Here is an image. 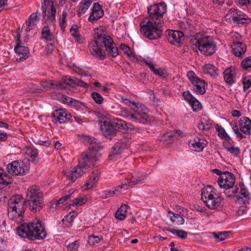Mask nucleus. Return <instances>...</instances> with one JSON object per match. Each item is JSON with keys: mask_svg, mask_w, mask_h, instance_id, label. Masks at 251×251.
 I'll return each mask as SVG.
<instances>
[{"mask_svg": "<svg viewBox=\"0 0 251 251\" xmlns=\"http://www.w3.org/2000/svg\"><path fill=\"white\" fill-rule=\"evenodd\" d=\"M243 88L244 91L248 89L251 86V76H247L243 80Z\"/></svg>", "mask_w": 251, "mask_h": 251, "instance_id": "nucleus-55", "label": "nucleus"}, {"mask_svg": "<svg viewBox=\"0 0 251 251\" xmlns=\"http://www.w3.org/2000/svg\"><path fill=\"white\" fill-rule=\"evenodd\" d=\"M234 75V69L232 67L226 68L224 72V78L226 83L230 84L234 82L233 77Z\"/></svg>", "mask_w": 251, "mask_h": 251, "instance_id": "nucleus-31", "label": "nucleus"}, {"mask_svg": "<svg viewBox=\"0 0 251 251\" xmlns=\"http://www.w3.org/2000/svg\"><path fill=\"white\" fill-rule=\"evenodd\" d=\"M184 33L182 31L177 30H170L167 35V39L169 42L178 45L183 40Z\"/></svg>", "mask_w": 251, "mask_h": 251, "instance_id": "nucleus-19", "label": "nucleus"}, {"mask_svg": "<svg viewBox=\"0 0 251 251\" xmlns=\"http://www.w3.org/2000/svg\"><path fill=\"white\" fill-rule=\"evenodd\" d=\"M26 202L30 210L36 212L41 210L43 206L42 192L36 186H31L26 193Z\"/></svg>", "mask_w": 251, "mask_h": 251, "instance_id": "nucleus-7", "label": "nucleus"}, {"mask_svg": "<svg viewBox=\"0 0 251 251\" xmlns=\"http://www.w3.org/2000/svg\"><path fill=\"white\" fill-rule=\"evenodd\" d=\"M194 111H198L202 108V105L196 98L189 104Z\"/></svg>", "mask_w": 251, "mask_h": 251, "instance_id": "nucleus-51", "label": "nucleus"}, {"mask_svg": "<svg viewBox=\"0 0 251 251\" xmlns=\"http://www.w3.org/2000/svg\"><path fill=\"white\" fill-rule=\"evenodd\" d=\"M230 234L229 232L224 231L218 233H214V237L218 239L220 241H223L227 238V236Z\"/></svg>", "mask_w": 251, "mask_h": 251, "instance_id": "nucleus-56", "label": "nucleus"}, {"mask_svg": "<svg viewBox=\"0 0 251 251\" xmlns=\"http://www.w3.org/2000/svg\"><path fill=\"white\" fill-rule=\"evenodd\" d=\"M90 50L92 53L101 59L105 57L103 47L107 52V54L113 57L119 54L118 49L112 38L103 33H96L95 41L90 44Z\"/></svg>", "mask_w": 251, "mask_h": 251, "instance_id": "nucleus-3", "label": "nucleus"}, {"mask_svg": "<svg viewBox=\"0 0 251 251\" xmlns=\"http://www.w3.org/2000/svg\"><path fill=\"white\" fill-rule=\"evenodd\" d=\"M238 188L239 189L236 193L238 195H236V201L239 204H246L250 200V194L243 184H240Z\"/></svg>", "mask_w": 251, "mask_h": 251, "instance_id": "nucleus-15", "label": "nucleus"}, {"mask_svg": "<svg viewBox=\"0 0 251 251\" xmlns=\"http://www.w3.org/2000/svg\"><path fill=\"white\" fill-rule=\"evenodd\" d=\"M29 169V164L22 160L13 161L7 166V172L13 176H24Z\"/></svg>", "mask_w": 251, "mask_h": 251, "instance_id": "nucleus-10", "label": "nucleus"}, {"mask_svg": "<svg viewBox=\"0 0 251 251\" xmlns=\"http://www.w3.org/2000/svg\"><path fill=\"white\" fill-rule=\"evenodd\" d=\"M67 16V13L66 11H63L62 14V17L60 20L59 23L61 28L62 30H64L66 27L65 23L66 22V17Z\"/></svg>", "mask_w": 251, "mask_h": 251, "instance_id": "nucleus-58", "label": "nucleus"}, {"mask_svg": "<svg viewBox=\"0 0 251 251\" xmlns=\"http://www.w3.org/2000/svg\"><path fill=\"white\" fill-rule=\"evenodd\" d=\"M239 126H251V120L248 117H243L240 120Z\"/></svg>", "mask_w": 251, "mask_h": 251, "instance_id": "nucleus-60", "label": "nucleus"}, {"mask_svg": "<svg viewBox=\"0 0 251 251\" xmlns=\"http://www.w3.org/2000/svg\"><path fill=\"white\" fill-rule=\"evenodd\" d=\"M128 189V185L126 183H124L113 190H106L103 194H102L101 197L103 199L107 198L113 197L120 194L122 191V189L126 190Z\"/></svg>", "mask_w": 251, "mask_h": 251, "instance_id": "nucleus-23", "label": "nucleus"}, {"mask_svg": "<svg viewBox=\"0 0 251 251\" xmlns=\"http://www.w3.org/2000/svg\"><path fill=\"white\" fill-rule=\"evenodd\" d=\"M235 181L234 175L228 172H226L223 173L221 177H219L218 183L221 188H223L226 190L231 189L232 194L227 195L228 197H231L236 194L239 189L237 186L233 187Z\"/></svg>", "mask_w": 251, "mask_h": 251, "instance_id": "nucleus-9", "label": "nucleus"}, {"mask_svg": "<svg viewBox=\"0 0 251 251\" xmlns=\"http://www.w3.org/2000/svg\"><path fill=\"white\" fill-rule=\"evenodd\" d=\"M72 116L70 114H67L62 109H58L54 111L52 114V121L55 123L63 124L70 119Z\"/></svg>", "mask_w": 251, "mask_h": 251, "instance_id": "nucleus-18", "label": "nucleus"}, {"mask_svg": "<svg viewBox=\"0 0 251 251\" xmlns=\"http://www.w3.org/2000/svg\"><path fill=\"white\" fill-rule=\"evenodd\" d=\"M91 97L97 104H101L103 102V97L98 92L92 93Z\"/></svg>", "mask_w": 251, "mask_h": 251, "instance_id": "nucleus-48", "label": "nucleus"}, {"mask_svg": "<svg viewBox=\"0 0 251 251\" xmlns=\"http://www.w3.org/2000/svg\"><path fill=\"white\" fill-rule=\"evenodd\" d=\"M87 201V199L86 197H80L73 200L72 203L70 204L72 206H80L83 204L85 203Z\"/></svg>", "mask_w": 251, "mask_h": 251, "instance_id": "nucleus-47", "label": "nucleus"}, {"mask_svg": "<svg viewBox=\"0 0 251 251\" xmlns=\"http://www.w3.org/2000/svg\"><path fill=\"white\" fill-rule=\"evenodd\" d=\"M143 61L154 75H158L162 78H165L167 77V73L164 69L161 68H155V66L152 62L149 59H144Z\"/></svg>", "mask_w": 251, "mask_h": 251, "instance_id": "nucleus-22", "label": "nucleus"}, {"mask_svg": "<svg viewBox=\"0 0 251 251\" xmlns=\"http://www.w3.org/2000/svg\"><path fill=\"white\" fill-rule=\"evenodd\" d=\"M168 216L170 217L171 222L176 225H181L184 224V218L179 214H175L169 211H168Z\"/></svg>", "mask_w": 251, "mask_h": 251, "instance_id": "nucleus-33", "label": "nucleus"}, {"mask_svg": "<svg viewBox=\"0 0 251 251\" xmlns=\"http://www.w3.org/2000/svg\"><path fill=\"white\" fill-rule=\"evenodd\" d=\"M183 96L185 100L188 101L189 104L195 99L189 92H183Z\"/></svg>", "mask_w": 251, "mask_h": 251, "instance_id": "nucleus-61", "label": "nucleus"}, {"mask_svg": "<svg viewBox=\"0 0 251 251\" xmlns=\"http://www.w3.org/2000/svg\"><path fill=\"white\" fill-rule=\"evenodd\" d=\"M241 67L245 70L251 68V56L246 57L243 60L241 63Z\"/></svg>", "mask_w": 251, "mask_h": 251, "instance_id": "nucleus-53", "label": "nucleus"}, {"mask_svg": "<svg viewBox=\"0 0 251 251\" xmlns=\"http://www.w3.org/2000/svg\"><path fill=\"white\" fill-rule=\"evenodd\" d=\"M232 48L233 54L238 57L241 56L246 51V46L242 42H234Z\"/></svg>", "mask_w": 251, "mask_h": 251, "instance_id": "nucleus-28", "label": "nucleus"}, {"mask_svg": "<svg viewBox=\"0 0 251 251\" xmlns=\"http://www.w3.org/2000/svg\"><path fill=\"white\" fill-rule=\"evenodd\" d=\"M103 15V11L101 6L98 3H94L88 20L90 22L94 23L101 18Z\"/></svg>", "mask_w": 251, "mask_h": 251, "instance_id": "nucleus-20", "label": "nucleus"}, {"mask_svg": "<svg viewBox=\"0 0 251 251\" xmlns=\"http://www.w3.org/2000/svg\"><path fill=\"white\" fill-rule=\"evenodd\" d=\"M187 76L188 79L190 80L192 84L195 81H197L198 79H200L198 77L196 76L195 74L193 71H190L187 72Z\"/></svg>", "mask_w": 251, "mask_h": 251, "instance_id": "nucleus-59", "label": "nucleus"}, {"mask_svg": "<svg viewBox=\"0 0 251 251\" xmlns=\"http://www.w3.org/2000/svg\"><path fill=\"white\" fill-rule=\"evenodd\" d=\"M236 16V9L231 8L225 16V19L229 23H232Z\"/></svg>", "mask_w": 251, "mask_h": 251, "instance_id": "nucleus-45", "label": "nucleus"}, {"mask_svg": "<svg viewBox=\"0 0 251 251\" xmlns=\"http://www.w3.org/2000/svg\"><path fill=\"white\" fill-rule=\"evenodd\" d=\"M130 145L129 139L124 138L119 140L113 146L109 155L110 160H114L118 158L120 155L127 149Z\"/></svg>", "mask_w": 251, "mask_h": 251, "instance_id": "nucleus-12", "label": "nucleus"}, {"mask_svg": "<svg viewBox=\"0 0 251 251\" xmlns=\"http://www.w3.org/2000/svg\"><path fill=\"white\" fill-rule=\"evenodd\" d=\"M120 49L122 50L125 54H127L129 57L135 58L134 54H133L130 48L125 44H121L120 45Z\"/></svg>", "mask_w": 251, "mask_h": 251, "instance_id": "nucleus-49", "label": "nucleus"}, {"mask_svg": "<svg viewBox=\"0 0 251 251\" xmlns=\"http://www.w3.org/2000/svg\"><path fill=\"white\" fill-rule=\"evenodd\" d=\"M63 81L65 82L66 87L70 84H76L84 88H87L89 86L87 83L75 77H71L70 76H65L63 77Z\"/></svg>", "mask_w": 251, "mask_h": 251, "instance_id": "nucleus-26", "label": "nucleus"}, {"mask_svg": "<svg viewBox=\"0 0 251 251\" xmlns=\"http://www.w3.org/2000/svg\"><path fill=\"white\" fill-rule=\"evenodd\" d=\"M79 246V243L76 240L70 243L68 246V249L69 251H77Z\"/></svg>", "mask_w": 251, "mask_h": 251, "instance_id": "nucleus-57", "label": "nucleus"}, {"mask_svg": "<svg viewBox=\"0 0 251 251\" xmlns=\"http://www.w3.org/2000/svg\"><path fill=\"white\" fill-rule=\"evenodd\" d=\"M224 148L232 155L237 157L240 153V150L238 147H235L226 144H224Z\"/></svg>", "mask_w": 251, "mask_h": 251, "instance_id": "nucleus-41", "label": "nucleus"}, {"mask_svg": "<svg viewBox=\"0 0 251 251\" xmlns=\"http://www.w3.org/2000/svg\"><path fill=\"white\" fill-rule=\"evenodd\" d=\"M18 234L30 240H41L47 236L44 223L35 218L28 223H24L17 228Z\"/></svg>", "mask_w": 251, "mask_h": 251, "instance_id": "nucleus-4", "label": "nucleus"}, {"mask_svg": "<svg viewBox=\"0 0 251 251\" xmlns=\"http://www.w3.org/2000/svg\"><path fill=\"white\" fill-rule=\"evenodd\" d=\"M186 134L180 129L170 130L164 133L160 139V142L164 146L172 144L176 139L183 137Z\"/></svg>", "mask_w": 251, "mask_h": 251, "instance_id": "nucleus-14", "label": "nucleus"}, {"mask_svg": "<svg viewBox=\"0 0 251 251\" xmlns=\"http://www.w3.org/2000/svg\"><path fill=\"white\" fill-rule=\"evenodd\" d=\"M193 85V91L198 95H203L205 93L206 82L201 79H198L192 83Z\"/></svg>", "mask_w": 251, "mask_h": 251, "instance_id": "nucleus-27", "label": "nucleus"}, {"mask_svg": "<svg viewBox=\"0 0 251 251\" xmlns=\"http://www.w3.org/2000/svg\"><path fill=\"white\" fill-rule=\"evenodd\" d=\"M42 86L47 89H55L58 88L60 89L66 88V84L65 82L63 81V78L61 82H58L53 80H48L42 83Z\"/></svg>", "mask_w": 251, "mask_h": 251, "instance_id": "nucleus-24", "label": "nucleus"}, {"mask_svg": "<svg viewBox=\"0 0 251 251\" xmlns=\"http://www.w3.org/2000/svg\"><path fill=\"white\" fill-rule=\"evenodd\" d=\"M56 9L53 6V4H51L50 10L49 11L48 19L52 22L55 21Z\"/></svg>", "mask_w": 251, "mask_h": 251, "instance_id": "nucleus-54", "label": "nucleus"}, {"mask_svg": "<svg viewBox=\"0 0 251 251\" xmlns=\"http://www.w3.org/2000/svg\"><path fill=\"white\" fill-rule=\"evenodd\" d=\"M93 2V0H82L77 11V14L80 16L83 15L88 9Z\"/></svg>", "mask_w": 251, "mask_h": 251, "instance_id": "nucleus-34", "label": "nucleus"}, {"mask_svg": "<svg viewBox=\"0 0 251 251\" xmlns=\"http://www.w3.org/2000/svg\"><path fill=\"white\" fill-rule=\"evenodd\" d=\"M61 99L63 103L70 105L71 101L73 99L67 96L63 95L62 96Z\"/></svg>", "mask_w": 251, "mask_h": 251, "instance_id": "nucleus-64", "label": "nucleus"}, {"mask_svg": "<svg viewBox=\"0 0 251 251\" xmlns=\"http://www.w3.org/2000/svg\"><path fill=\"white\" fill-rule=\"evenodd\" d=\"M198 129H196V132H199L201 135L206 134L205 132H207L210 129L209 126H198Z\"/></svg>", "mask_w": 251, "mask_h": 251, "instance_id": "nucleus-63", "label": "nucleus"}, {"mask_svg": "<svg viewBox=\"0 0 251 251\" xmlns=\"http://www.w3.org/2000/svg\"><path fill=\"white\" fill-rule=\"evenodd\" d=\"M233 130L239 140L243 138L242 133L250 135H251V126H233Z\"/></svg>", "mask_w": 251, "mask_h": 251, "instance_id": "nucleus-30", "label": "nucleus"}, {"mask_svg": "<svg viewBox=\"0 0 251 251\" xmlns=\"http://www.w3.org/2000/svg\"><path fill=\"white\" fill-rule=\"evenodd\" d=\"M127 205L122 204L115 213L116 218L119 220H123L126 217Z\"/></svg>", "mask_w": 251, "mask_h": 251, "instance_id": "nucleus-37", "label": "nucleus"}, {"mask_svg": "<svg viewBox=\"0 0 251 251\" xmlns=\"http://www.w3.org/2000/svg\"><path fill=\"white\" fill-rule=\"evenodd\" d=\"M74 219L75 216L73 215L68 214L64 217L62 221L64 226L69 227L72 226Z\"/></svg>", "mask_w": 251, "mask_h": 251, "instance_id": "nucleus-42", "label": "nucleus"}, {"mask_svg": "<svg viewBox=\"0 0 251 251\" xmlns=\"http://www.w3.org/2000/svg\"><path fill=\"white\" fill-rule=\"evenodd\" d=\"M102 236L91 235L89 236L88 243L90 245L96 246L101 240H102Z\"/></svg>", "mask_w": 251, "mask_h": 251, "instance_id": "nucleus-43", "label": "nucleus"}, {"mask_svg": "<svg viewBox=\"0 0 251 251\" xmlns=\"http://www.w3.org/2000/svg\"><path fill=\"white\" fill-rule=\"evenodd\" d=\"M190 44L194 49H198L206 56H210L216 51V44L213 38L209 36L197 33L191 37Z\"/></svg>", "mask_w": 251, "mask_h": 251, "instance_id": "nucleus-5", "label": "nucleus"}, {"mask_svg": "<svg viewBox=\"0 0 251 251\" xmlns=\"http://www.w3.org/2000/svg\"><path fill=\"white\" fill-rule=\"evenodd\" d=\"M51 4H53L52 2L50 0H44L42 3V10L43 12V16L45 17L46 15V12L47 10V7L48 6L51 7Z\"/></svg>", "mask_w": 251, "mask_h": 251, "instance_id": "nucleus-50", "label": "nucleus"}, {"mask_svg": "<svg viewBox=\"0 0 251 251\" xmlns=\"http://www.w3.org/2000/svg\"><path fill=\"white\" fill-rule=\"evenodd\" d=\"M207 142L203 138H194L189 141V148L195 151H202L206 147Z\"/></svg>", "mask_w": 251, "mask_h": 251, "instance_id": "nucleus-16", "label": "nucleus"}, {"mask_svg": "<svg viewBox=\"0 0 251 251\" xmlns=\"http://www.w3.org/2000/svg\"><path fill=\"white\" fill-rule=\"evenodd\" d=\"M132 109L134 110L137 116H135L131 114L129 117L130 120L133 121H139V123L143 124H148V121H150L147 115L149 110L145 105L136 103L135 106L132 108Z\"/></svg>", "mask_w": 251, "mask_h": 251, "instance_id": "nucleus-11", "label": "nucleus"}, {"mask_svg": "<svg viewBox=\"0 0 251 251\" xmlns=\"http://www.w3.org/2000/svg\"><path fill=\"white\" fill-rule=\"evenodd\" d=\"M99 179L100 175L98 172L92 173L90 175L87 181L84 184V187H86L85 189H89L94 187Z\"/></svg>", "mask_w": 251, "mask_h": 251, "instance_id": "nucleus-29", "label": "nucleus"}, {"mask_svg": "<svg viewBox=\"0 0 251 251\" xmlns=\"http://www.w3.org/2000/svg\"><path fill=\"white\" fill-rule=\"evenodd\" d=\"M250 21V19L241 11L236 10V16L233 22L238 24H245L249 23Z\"/></svg>", "mask_w": 251, "mask_h": 251, "instance_id": "nucleus-35", "label": "nucleus"}, {"mask_svg": "<svg viewBox=\"0 0 251 251\" xmlns=\"http://www.w3.org/2000/svg\"><path fill=\"white\" fill-rule=\"evenodd\" d=\"M203 70L205 74L211 76L215 77L218 75L219 70L212 64L205 65L204 66Z\"/></svg>", "mask_w": 251, "mask_h": 251, "instance_id": "nucleus-32", "label": "nucleus"}, {"mask_svg": "<svg viewBox=\"0 0 251 251\" xmlns=\"http://www.w3.org/2000/svg\"><path fill=\"white\" fill-rule=\"evenodd\" d=\"M166 12V5L164 2L148 7V21L146 24L141 25V34L150 40L160 38L162 32L161 28L164 24L163 17Z\"/></svg>", "mask_w": 251, "mask_h": 251, "instance_id": "nucleus-2", "label": "nucleus"}, {"mask_svg": "<svg viewBox=\"0 0 251 251\" xmlns=\"http://www.w3.org/2000/svg\"><path fill=\"white\" fill-rule=\"evenodd\" d=\"M201 198L210 209H218L221 207V198L216 190L211 186H205L201 189Z\"/></svg>", "mask_w": 251, "mask_h": 251, "instance_id": "nucleus-8", "label": "nucleus"}, {"mask_svg": "<svg viewBox=\"0 0 251 251\" xmlns=\"http://www.w3.org/2000/svg\"><path fill=\"white\" fill-rule=\"evenodd\" d=\"M216 131L218 132V136L222 139L226 140L229 138L225 130L222 128V126H217Z\"/></svg>", "mask_w": 251, "mask_h": 251, "instance_id": "nucleus-52", "label": "nucleus"}, {"mask_svg": "<svg viewBox=\"0 0 251 251\" xmlns=\"http://www.w3.org/2000/svg\"><path fill=\"white\" fill-rule=\"evenodd\" d=\"M164 231H169L173 234L176 235L178 237L181 239H185L187 236V232L182 229H174L171 228H164Z\"/></svg>", "mask_w": 251, "mask_h": 251, "instance_id": "nucleus-40", "label": "nucleus"}, {"mask_svg": "<svg viewBox=\"0 0 251 251\" xmlns=\"http://www.w3.org/2000/svg\"><path fill=\"white\" fill-rule=\"evenodd\" d=\"M10 183V179L6 174L4 173L3 170L0 169V184H8Z\"/></svg>", "mask_w": 251, "mask_h": 251, "instance_id": "nucleus-46", "label": "nucleus"}, {"mask_svg": "<svg viewBox=\"0 0 251 251\" xmlns=\"http://www.w3.org/2000/svg\"><path fill=\"white\" fill-rule=\"evenodd\" d=\"M81 141L89 145L88 150L83 152L78 159V164L70 172L64 173V176L72 182H75L87 171L89 168L95 165L98 160L97 153L103 149L101 143L95 138L85 134H78Z\"/></svg>", "mask_w": 251, "mask_h": 251, "instance_id": "nucleus-1", "label": "nucleus"}, {"mask_svg": "<svg viewBox=\"0 0 251 251\" xmlns=\"http://www.w3.org/2000/svg\"><path fill=\"white\" fill-rule=\"evenodd\" d=\"M17 54L16 60L18 62L23 61L28 58L29 56V50L27 48L20 45H16L14 49Z\"/></svg>", "mask_w": 251, "mask_h": 251, "instance_id": "nucleus-21", "label": "nucleus"}, {"mask_svg": "<svg viewBox=\"0 0 251 251\" xmlns=\"http://www.w3.org/2000/svg\"><path fill=\"white\" fill-rule=\"evenodd\" d=\"M27 156L29 157L28 160L37 163L38 162V152L36 150H33L30 148H27L25 151Z\"/></svg>", "mask_w": 251, "mask_h": 251, "instance_id": "nucleus-36", "label": "nucleus"}, {"mask_svg": "<svg viewBox=\"0 0 251 251\" xmlns=\"http://www.w3.org/2000/svg\"><path fill=\"white\" fill-rule=\"evenodd\" d=\"M41 35L43 39L46 41H52L54 38V36L51 34L50 30L48 26H44L41 31Z\"/></svg>", "mask_w": 251, "mask_h": 251, "instance_id": "nucleus-38", "label": "nucleus"}, {"mask_svg": "<svg viewBox=\"0 0 251 251\" xmlns=\"http://www.w3.org/2000/svg\"><path fill=\"white\" fill-rule=\"evenodd\" d=\"M100 129L103 136L111 139L118 131L123 133H129L133 131L134 128L133 126H100Z\"/></svg>", "mask_w": 251, "mask_h": 251, "instance_id": "nucleus-13", "label": "nucleus"}, {"mask_svg": "<svg viewBox=\"0 0 251 251\" xmlns=\"http://www.w3.org/2000/svg\"><path fill=\"white\" fill-rule=\"evenodd\" d=\"M147 175L144 173H134L127 178L126 183L128 187L130 185L142 183L146 178Z\"/></svg>", "mask_w": 251, "mask_h": 251, "instance_id": "nucleus-17", "label": "nucleus"}, {"mask_svg": "<svg viewBox=\"0 0 251 251\" xmlns=\"http://www.w3.org/2000/svg\"><path fill=\"white\" fill-rule=\"evenodd\" d=\"M25 201L21 195H17L12 197L8 203V217L18 223L22 222L25 210Z\"/></svg>", "mask_w": 251, "mask_h": 251, "instance_id": "nucleus-6", "label": "nucleus"}, {"mask_svg": "<svg viewBox=\"0 0 251 251\" xmlns=\"http://www.w3.org/2000/svg\"><path fill=\"white\" fill-rule=\"evenodd\" d=\"M71 35L74 36L77 42L82 43V39L81 38L80 34L77 30V26L76 25H73L70 29Z\"/></svg>", "mask_w": 251, "mask_h": 251, "instance_id": "nucleus-44", "label": "nucleus"}, {"mask_svg": "<svg viewBox=\"0 0 251 251\" xmlns=\"http://www.w3.org/2000/svg\"><path fill=\"white\" fill-rule=\"evenodd\" d=\"M70 105H71L77 108L81 107V106H84L85 103L73 99L72 101H71Z\"/></svg>", "mask_w": 251, "mask_h": 251, "instance_id": "nucleus-62", "label": "nucleus"}, {"mask_svg": "<svg viewBox=\"0 0 251 251\" xmlns=\"http://www.w3.org/2000/svg\"><path fill=\"white\" fill-rule=\"evenodd\" d=\"M99 122L100 126H126V123L121 120L111 122L110 118L105 115H100L99 117Z\"/></svg>", "mask_w": 251, "mask_h": 251, "instance_id": "nucleus-25", "label": "nucleus"}, {"mask_svg": "<svg viewBox=\"0 0 251 251\" xmlns=\"http://www.w3.org/2000/svg\"><path fill=\"white\" fill-rule=\"evenodd\" d=\"M38 17V13H32L29 18H28V21L27 22V27L26 28V31H29L32 29V27L35 25V22L37 20V19Z\"/></svg>", "mask_w": 251, "mask_h": 251, "instance_id": "nucleus-39", "label": "nucleus"}]
</instances>
